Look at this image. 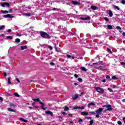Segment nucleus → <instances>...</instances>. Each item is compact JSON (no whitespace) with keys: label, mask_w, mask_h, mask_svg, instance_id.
I'll list each match as a JSON object with an SVG mask.
<instances>
[{"label":"nucleus","mask_w":125,"mask_h":125,"mask_svg":"<svg viewBox=\"0 0 125 125\" xmlns=\"http://www.w3.org/2000/svg\"><path fill=\"white\" fill-rule=\"evenodd\" d=\"M8 84H10L11 83V82H10V78H8Z\"/></svg>","instance_id":"32"},{"label":"nucleus","mask_w":125,"mask_h":125,"mask_svg":"<svg viewBox=\"0 0 125 125\" xmlns=\"http://www.w3.org/2000/svg\"><path fill=\"white\" fill-rule=\"evenodd\" d=\"M103 111V108H99V109L96 110V113L97 114L96 115V118H99V116H100V115H102Z\"/></svg>","instance_id":"2"},{"label":"nucleus","mask_w":125,"mask_h":125,"mask_svg":"<svg viewBox=\"0 0 125 125\" xmlns=\"http://www.w3.org/2000/svg\"><path fill=\"white\" fill-rule=\"evenodd\" d=\"M104 19L105 21H106V22L109 21V19H108V18L105 17V18H104Z\"/></svg>","instance_id":"36"},{"label":"nucleus","mask_w":125,"mask_h":125,"mask_svg":"<svg viewBox=\"0 0 125 125\" xmlns=\"http://www.w3.org/2000/svg\"><path fill=\"white\" fill-rule=\"evenodd\" d=\"M7 32L8 33H10V32H11V29H8Z\"/></svg>","instance_id":"59"},{"label":"nucleus","mask_w":125,"mask_h":125,"mask_svg":"<svg viewBox=\"0 0 125 125\" xmlns=\"http://www.w3.org/2000/svg\"><path fill=\"white\" fill-rule=\"evenodd\" d=\"M4 18H13L14 17L13 16H10V14L5 15L3 16Z\"/></svg>","instance_id":"8"},{"label":"nucleus","mask_w":125,"mask_h":125,"mask_svg":"<svg viewBox=\"0 0 125 125\" xmlns=\"http://www.w3.org/2000/svg\"><path fill=\"white\" fill-rule=\"evenodd\" d=\"M113 88H116V86L115 85H112Z\"/></svg>","instance_id":"61"},{"label":"nucleus","mask_w":125,"mask_h":125,"mask_svg":"<svg viewBox=\"0 0 125 125\" xmlns=\"http://www.w3.org/2000/svg\"><path fill=\"white\" fill-rule=\"evenodd\" d=\"M103 107H105V108H107L106 109H105V111H112V110H113L112 105L111 104H104L103 105Z\"/></svg>","instance_id":"3"},{"label":"nucleus","mask_w":125,"mask_h":125,"mask_svg":"<svg viewBox=\"0 0 125 125\" xmlns=\"http://www.w3.org/2000/svg\"><path fill=\"white\" fill-rule=\"evenodd\" d=\"M80 19H81V20H89L90 19V17L87 16L86 18L81 17Z\"/></svg>","instance_id":"12"},{"label":"nucleus","mask_w":125,"mask_h":125,"mask_svg":"<svg viewBox=\"0 0 125 125\" xmlns=\"http://www.w3.org/2000/svg\"><path fill=\"white\" fill-rule=\"evenodd\" d=\"M10 106L11 107H15V104H10Z\"/></svg>","instance_id":"44"},{"label":"nucleus","mask_w":125,"mask_h":125,"mask_svg":"<svg viewBox=\"0 0 125 125\" xmlns=\"http://www.w3.org/2000/svg\"><path fill=\"white\" fill-rule=\"evenodd\" d=\"M93 123H94L93 120H91V121H90L89 125H93Z\"/></svg>","instance_id":"37"},{"label":"nucleus","mask_w":125,"mask_h":125,"mask_svg":"<svg viewBox=\"0 0 125 125\" xmlns=\"http://www.w3.org/2000/svg\"><path fill=\"white\" fill-rule=\"evenodd\" d=\"M116 29L117 30H122V28H121V27H120V26H117Z\"/></svg>","instance_id":"43"},{"label":"nucleus","mask_w":125,"mask_h":125,"mask_svg":"<svg viewBox=\"0 0 125 125\" xmlns=\"http://www.w3.org/2000/svg\"><path fill=\"white\" fill-rule=\"evenodd\" d=\"M79 123H83V119H80L79 120Z\"/></svg>","instance_id":"54"},{"label":"nucleus","mask_w":125,"mask_h":125,"mask_svg":"<svg viewBox=\"0 0 125 125\" xmlns=\"http://www.w3.org/2000/svg\"><path fill=\"white\" fill-rule=\"evenodd\" d=\"M107 29H109V30H113V26L110 24H108L107 25Z\"/></svg>","instance_id":"20"},{"label":"nucleus","mask_w":125,"mask_h":125,"mask_svg":"<svg viewBox=\"0 0 125 125\" xmlns=\"http://www.w3.org/2000/svg\"><path fill=\"white\" fill-rule=\"evenodd\" d=\"M79 98V95L78 94H76L72 96V99L73 100H77Z\"/></svg>","instance_id":"6"},{"label":"nucleus","mask_w":125,"mask_h":125,"mask_svg":"<svg viewBox=\"0 0 125 125\" xmlns=\"http://www.w3.org/2000/svg\"><path fill=\"white\" fill-rule=\"evenodd\" d=\"M33 101H35V102H41V100H40V99H32Z\"/></svg>","instance_id":"22"},{"label":"nucleus","mask_w":125,"mask_h":125,"mask_svg":"<svg viewBox=\"0 0 125 125\" xmlns=\"http://www.w3.org/2000/svg\"><path fill=\"white\" fill-rule=\"evenodd\" d=\"M121 65H123L125 66V62H121Z\"/></svg>","instance_id":"50"},{"label":"nucleus","mask_w":125,"mask_h":125,"mask_svg":"<svg viewBox=\"0 0 125 125\" xmlns=\"http://www.w3.org/2000/svg\"><path fill=\"white\" fill-rule=\"evenodd\" d=\"M7 40H12L13 38L12 37L10 36H8L6 37V38Z\"/></svg>","instance_id":"27"},{"label":"nucleus","mask_w":125,"mask_h":125,"mask_svg":"<svg viewBox=\"0 0 125 125\" xmlns=\"http://www.w3.org/2000/svg\"><path fill=\"white\" fill-rule=\"evenodd\" d=\"M14 95L15 96H16L17 97H19V94H18V93H15L14 94Z\"/></svg>","instance_id":"34"},{"label":"nucleus","mask_w":125,"mask_h":125,"mask_svg":"<svg viewBox=\"0 0 125 125\" xmlns=\"http://www.w3.org/2000/svg\"><path fill=\"white\" fill-rule=\"evenodd\" d=\"M64 111H69V108L68 107V106H65L64 107Z\"/></svg>","instance_id":"35"},{"label":"nucleus","mask_w":125,"mask_h":125,"mask_svg":"<svg viewBox=\"0 0 125 125\" xmlns=\"http://www.w3.org/2000/svg\"><path fill=\"white\" fill-rule=\"evenodd\" d=\"M71 55H66V58H67V59H69V58H71Z\"/></svg>","instance_id":"39"},{"label":"nucleus","mask_w":125,"mask_h":125,"mask_svg":"<svg viewBox=\"0 0 125 125\" xmlns=\"http://www.w3.org/2000/svg\"><path fill=\"white\" fill-rule=\"evenodd\" d=\"M40 103L41 104L42 109V110H46V109L47 108V107H44V104H43V103L41 102Z\"/></svg>","instance_id":"11"},{"label":"nucleus","mask_w":125,"mask_h":125,"mask_svg":"<svg viewBox=\"0 0 125 125\" xmlns=\"http://www.w3.org/2000/svg\"><path fill=\"white\" fill-rule=\"evenodd\" d=\"M93 65H96L94 66L95 68H96V66H97V67H100V66H99V65H102V62H98L97 63H93Z\"/></svg>","instance_id":"7"},{"label":"nucleus","mask_w":125,"mask_h":125,"mask_svg":"<svg viewBox=\"0 0 125 125\" xmlns=\"http://www.w3.org/2000/svg\"><path fill=\"white\" fill-rule=\"evenodd\" d=\"M106 79H110V76L109 75H106Z\"/></svg>","instance_id":"55"},{"label":"nucleus","mask_w":125,"mask_h":125,"mask_svg":"<svg viewBox=\"0 0 125 125\" xmlns=\"http://www.w3.org/2000/svg\"><path fill=\"white\" fill-rule=\"evenodd\" d=\"M91 9H92L93 10H96V9H98L97 7L95 6H91Z\"/></svg>","instance_id":"18"},{"label":"nucleus","mask_w":125,"mask_h":125,"mask_svg":"<svg viewBox=\"0 0 125 125\" xmlns=\"http://www.w3.org/2000/svg\"><path fill=\"white\" fill-rule=\"evenodd\" d=\"M121 3H122V4H125V0H122L121 1Z\"/></svg>","instance_id":"38"},{"label":"nucleus","mask_w":125,"mask_h":125,"mask_svg":"<svg viewBox=\"0 0 125 125\" xmlns=\"http://www.w3.org/2000/svg\"><path fill=\"white\" fill-rule=\"evenodd\" d=\"M55 48L56 51H57V52H59V51H58V50L57 49V47H56V46H55Z\"/></svg>","instance_id":"49"},{"label":"nucleus","mask_w":125,"mask_h":125,"mask_svg":"<svg viewBox=\"0 0 125 125\" xmlns=\"http://www.w3.org/2000/svg\"><path fill=\"white\" fill-rule=\"evenodd\" d=\"M45 114H47V115H50V116H53V113H52V112L49 110L46 111Z\"/></svg>","instance_id":"13"},{"label":"nucleus","mask_w":125,"mask_h":125,"mask_svg":"<svg viewBox=\"0 0 125 125\" xmlns=\"http://www.w3.org/2000/svg\"><path fill=\"white\" fill-rule=\"evenodd\" d=\"M50 65H51V66H54L55 65V64L53 62H51L50 63Z\"/></svg>","instance_id":"46"},{"label":"nucleus","mask_w":125,"mask_h":125,"mask_svg":"<svg viewBox=\"0 0 125 125\" xmlns=\"http://www.w3.org/2000/svg\"><path fill=\"white\" fill-rule=\"evenodd\" d=\"M102 82H103V83H105V82H106V80L104 79V80H103L102 81Z\"/></svg>","instance_id":"60"},{"label":"nucleus","mask_w":125,"mask_h":125,"mask_svg":"<svg viewBox=\"0 0 125 125\" xmlns=\"http://www.w3.org/2000/svg\"><path fill=\"white\" fill-rule=\"evenodd\" d=\"M123 36H124V37H125V32H123Z\"/></svg>","instance_id":"64"},{"label":"nucleus","mask_w":125,"mask_h":125,"mask_svg":"<svg viewBox=\"0 0 125 125\" xmlns=\"http://www.w3.org/2000/svg\"><path fill=\"white\" fill-rule=\"evenodd\" d=\"M48 48H49V49H50L51 50H52L53 49L52 46H48Z\"/></svg>","instance_id":"48"},{"label":"nucleus","mask_w":125,"mask_h":125,"mask_svg":"<svg viewBox=\"0 0 125 125\" xmlns=\"http://www.w3.org/2000/svg\"><path fill=\"white\" fill-rule=\"evenodd\" d=\"M89 113L91 114V115H95V114H96V112L94 111H90Z\"/></svg>","instance_id":"30"},{"label":"nucleus","mask_w":125,"mask_h":125,"mask_svg":"<svg viewBox=\"0 0 125 125\" xmlns=\"http://www.w3.org/2000/svg\"><path fill=\"white\" fill-rule=\"evenodd\" d=\"M108 15L109 17H112L113 16V12L111 10H108Z\"/></svg>","instance_id":"16"},{"label":"nucleus","mask_w":125,"mask_h":125,"mask_svg":"<svg viewBox=\"0 0 125 125\" xmlns=\"http://www.w3.org/2000/svg\"><path fill=\"white\" fill-rule=\"evenodd\" d=\"M78 81H79V82H80L81 83H82L83 82V79L81 78H79Z\"/></svg>","instance_id":"40"},{"label":"nucleus","mask_w":125,"mask_h":125,"mask_svg":"<svg viewBox=\"0 0 125 125\" xmlns=\"http://www.w3.org/2000/svg\"><path fill=\"white\" fill-rule=\"evenodd\" d=\"M107 90H109V91H110V92H113V90L110 88H108Z\"/></svg>","instance_id":"41"},{"label":"nucleus","mask_w":125,"mask_h":125,"mask_svg":"<svg viewBox=\"0 0 125 125\" xmlns=\"http://www.w3.org/2000/svg\"><path fill=\"white\" fill-rule=\"evenodd\" d=\"M74 109H80V106H76L74 108Z\"/></svg>","instance_id":"47"},{"label":"nucleus","mask_w":125,"mask_h":125,"mask_svg":"<svg viewBox=\"0 0 125 125\" xmlns=\"http://www.w3.org/2000/svg\"><path fill=\"white\" fill-rule=\"evenodd\" d=\"M80 109L81 110H83V109H84V107H83V106H80Z\"/></svg>","instance_id":"57"},{"label":"nucleus","mask_w":125,"mask_h":125,"mask_svg":"<svg viewBox=\"0 0 125 125\" xmlns=\"http://www.w3.org/2000/svg\"><path fill=\"white\" fill-rule=\"evenodd\" d=\"M106 51H107V52H108V53H110L112 54V53H113V52H112V51L111 50V49H110V48H107Z\"/></svg>","instance_id":"23"},{"label":"nucleus","mask_w":125,"mask_h":125,"mask_svg":"<svg viewBox=\"0 0 125 125\" xmlns=\"http://www.w3.org/2000/svg\"><path fill=\"white\" fill-rule=\"evenodd\" d=\"M4 28H5V26H4V25L0 26V30H2Z\"/></svg>","instance_id":"31"},{"label":"nucleus","mask_w":125,"mask_h":125,"mask_svg":"<svg viewBox=\"0 0 125 125\" xmlns=\"http://www.w3.org/2000/svg\"><path fill=\"white\" fill-rule=\"evenodd\" d=\"M8 111H9V112H15V110L10 108H8Z\"/></svg>","instance_id":"26"},{"label":"nucleus","mask_w":125,"mask_h":125,"mask_svg":"<svg viewBox=\"0 0 125 125\" xmlns=\"http://www.w3.org/2000/svg\"><path fill=\"white\" fill-rule=\"evenodd\" d=\"M123 120L124 121V123H125V117L123 118Z\"/></svg>","instance_id":"63"},{"label":"nucleus","mask_w":125,"mask_h":125,"mask_svg":"<svg viewBox=\"0 0 125 125\" xmlns=\"http://www.w3.org/2000/svg\"><path fill=\"white\" fill-rule=\"evenodd\" d=\"M74 77H75L76 78H79V75H78L77 74H75Z\"/></svg>","instance_id":"56"},{"label":"nucleus","mask_w":125,"mask_h":125,"mask_svg":"<svg viewBox=\"0 0 125 125\" xmlns=\"http://www.w3.org/2000/svg\"><path fill=\"white\" fill-rule=\"evenodd\" d=\"M19 120L20 121H21V122H23V123H28V121H27V120H26L22 118H19Z\"/></svg>","instance_id":"15"},{"label":"nucleus","mask_w":125,"mask_h":125,"mask_svg":"<svg viewBox=\"0 0 125 125\" xmlns=\"http://www.w3.org/2000/svg\"><path fill=\"white\" fill-rule=\"evenodd\" d=\"M1 6L4 7V6H7V7H9V3L7 2H4L1 4Z\"/></svg>","instance_id":"10"},{"label":"nucleus","mask_w":125,"mask_h":125,"mask_svg":"<svg viewBox=\"0 0 125 125\" xmlns=\"http://www.w3.org/2000/svg\"><path fill=\"white\" fill-rule=\"evenodd\" d=\"M21 50H24V49H27V46H21Z\"/></svg>","instance_id":"24"},{"label":"nucleus","mask_w":125,"mask_h":125,"mask_svg":"<svg viewBox=\"0 0 125 125\" xmlns=\"http://www.w3.org/2000/svg\"><path fill=\"white\" fill-rule=\"evenodd\" d=\"M85 119H86L87 120H91V117H86Z\"/></svg>","instance_id":"45"},{"label":"nucleus","mask_w":125,"mask_h":125,"mask_svg":"<svg viewBox=\"0 0 125 125\" xmlns=\"http://www.w3.org/2000/svg\"><path fill=\"white\" fill-rule=\"evenodd\" d=\"M95 89L96 90V91H97V92H99V93H101L102 94L104 92V89L99 87H95Z\"/></svg>","instance_id":"4"},{"label":"nucleus","mask_w":125,"mask_h":125,"mask_svg":"<svg viewBox=\"0 0 125 125\" xmlns=\"http://www.w3.org/2000/svg\"><path fill=\"white\" fill-rule=\"evenodd\" d=\"M117 124L119 125H122V122H121L120 121H118L117 122Z\"/></svg>","instance_id":"42"},{"label":"nucleus","mask_w":125,"mask_h":125,"mask_svg":"<svg viewBox=\"0 0 125 125\" xmlns=\"http://www.w3.org/2000/svg\"><path fill=\"white\" fill-rule=\"evenodd\" d=\"M81 115H82V116H88V112H82Z\"/></svg>","instance_id":"17"},{"label":"nucleus","mask_w":125,"mask_h":125,"mask_svg":"<svg viewBox=\"0 0 125 125\" xmlns=\"http://www.w3.org/2000/svg\"><path fill=\"white\" fill-rule=\"evenodd\" d=\"M113 7H114V8H116V9H117V10H120V7H119V6H118L114 5Z\"/></svg>","instance_id":"25"},{"label":"nucleus","mask_w":125,"mask_h":125,"mask_svg":"<svg viewBox=\"0 0 125 125\" xmlns=\"http://www.w3.org/2000/svg\"><path fill=\"white\" fill-rule=\"evenodd\" d=\"M1 12L2 13H4V14L8 13V11H4V10H1Z\"/></svg>","instance_id":"29"},{"label":"nucleus","mask_w":125,"mask_h":125,"mask_svg":"<svg viewBox=\"0 0 125 125\" xmlns=\"http://www.w3.org/2000/svg\"><path fill=\"white\" fill-rule=\"evenodd\" d=\"M91 106H95V103H90L88 104L87 105L88 108H90Z\"/></svg>","instance_id":"14"},{"label":"nucleus","mask_w":125,"mask_h":125,"mask_svg":"<svg viewBox=\"0 0 125 125\" xmlns=\"http://www.w3.org/2000/svg\"><path fill=\"white\" fill-rule=\"evenodd\" d=\"M17 37H21V34H20V33H18L17 34Z\"/></svg>","instance_id":"51"},{"label":"nucleus","mask_w":125,"mask_h":125,"mask_svg":"<svg viewBox=\"0 0 125 125\" xmlns=\"http://www.w3.org/2000/svg\"><path fill=\"white\" fill-rule=\"evenodd\" d=\"M83 94H84V92H83L82 93H81L80 96H82V95H83Z\"/></svg>","instance_id":"53"},{"label":"nucleus","mask_w":125,"mask_h":125,"mask_svg":"<svg viewBox=\"0 0 125 125\" xmlns=\"http://www.w3.org/2000/svg\"><path fill=\"white\" fill-rule=\"evenodd\" d=\"M23 15L24 16H27L28 17H29V16H31V14L29 13H23Z\"/></svg>","instance_id":"21"},{"label":"nucleus","mask_w":125,"mask_h":125,"mask_svg":"<svg viewBox=\"0 0 125 125\" xmlns=\"http://www.w3.org/2000/svg\"><path fill=\"white\" fill-rule=\"evenodd\" d=\"M40 36L43 38V39H50V36L45 32L40 31Z\"/></svg>","instance_id":"1"},{"label":"nucleus","mask_w":125,"mask_h":125,"mask_svg":"<svg viewBox=\"0 0 125 125\" xmlns=\"http://www.w3.org/2000/svg\"><path fill=\"white\" fill-rule=\"evenodd\" d=\"M81 70L83 71L84 72H86V71H87V69H86L85 67L83 66L81 67Z\"/></svg>","instance_id":"19"},{"label":"nucleus","mask_w":125,"mask_h":125,"mask_svg":"<svg viewBox=\"0 0 125 125\" xmlns=\"http://www.w3.org/2000/svg\"><path fill=\"white\" fill-rule=\"evenodd\" d=\"M71 2L72 4H74V5H80V4H81V3H80L79 2H77L74 0L71 1Z\"/></svg>","instance_id":"9"},{"label":"nucleus","mask_w":125,"mask_h":125,"mask_svg":"<svg viewBox=\"0 0 125 125\" xmlns=\"http://www.w3.org/2000/svg\"><path fill=\"white\" fill-rule=\"evenodd\" d=\"M3 74L4 76L5 77H6V76H7V75L6 74V73H5V72H3Z\"/></svg>","instance_id":"52"},{"label":"nucleus","mask_w":125,"mask_h":125,"mask_svg":"<svg viewBox=\"0 0 125 125\" xmlns=\"http://www.w3.org/2000/svg\"><path fill=\"white\" fill-rule=\"evenodd\" d=\"M96 69H98V70H102V71H104V72H106L107 69H105V66H102L100 65V66H96Z\"/></svg>","instance_id":"5"},{"label":"nucleus","mask_w":125,"mask_h":125,"mask_svg":"<svg viewBox=\"0 0 125 125\" xmlns=\"http://www.w3.org/2000/svg\"><path fill=\"white\" fill-rule=\"evenodd\" d=\"M62 114L63 115H67V113L63 112Z\"/></svg>","instance_id":"62"},{"label":"nucleus","mask_w":125,"mask_h":125,"mask_svg":"<svg viewBox=\"0 0 125 125\" xmlns=\"http://www.w3.org/2000/svg\"><path fill=\"white\" fill-rule=\"evenodd\" d=\"M15 42H17V43H19L20 42V39H18V38H17L15 39Z\"/></svg>","instance_id":"28"},{"label":"nucleus","mask_w":125,"mask_h":125,"mask_svg":"<svg viewBox=\"0 0 125 125\" xmlns=\"http://www.w3.org/2000/svg\"><path fill=\"white\" fill-rule=\"evenodd\" d=\"M16 81L18 82V83H20V81L18 78H16Z\"/></svg>","instance_id":"58"},{"label":"nucleus","mask_w":125,"mask_h":125,"mask_svg":"<svg viewBox=\"0 0 125 125\" xmlns=\"http://www.w3.org/2000/svg\"><path fill=\"white\" fill-rule=\"evenodd\" d=\"M112 79L113 80H118V78L117 77H116L115 76H113L112 77Z\"/></svg>","instance_id":"33"}]
</instances>
